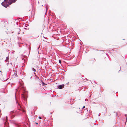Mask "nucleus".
<instances>
[{"label":"nucleus","mask_w":127,"mask_h":127,"mask_svg":"<svg viewBox=\"0 0 127 127\" xmlns=\"http://www.w3.org/2000/svg\"><path fill=\"white\" fill-rule=\"evenodd\" d=\"M64 85H60L59 86L58 88L59 89H62L64 88Z\"/></svg>","instance_id":"obj_1"},{"label":"nucleus","mask_w":127,"mask_h":127,"mask_svg":"<svg viewBox=\"0 0 127 127\" xmlns=\"http://www.w3.org/2000/svg\"><path fill=\"white\" fill-rule=\"evenodd\" d=\"M32 70L33 71H34V72H36V70L34 69V68H32Z\"/></svg>","instance_id":"obj_2"},{"label":"nucleus","mask_w":127,"mask_h":127,"mask_svg":"<svg viewBox=\"0 0 127 127\" xmlns=\"http://www.w3.org/2000/svg\"><path fill=\"white\" fill-rule=\"evenodd\" d=\"M8 58L7 57H6V59L5 60L6 61H8Z\"/></svg>","instance_id":"obj_3"},{"label":"nucleus","mask_w":127,"mask_h":127,"mask_svg":"<svg viewBox=\"0 0 127 127\" xmlns=\"http://www.w3.org/2000/svg\"><path fill=\"white\" fill-rule=\"evenodd\" d=\"M59 62L60 64H61V60H59Z\"/></svg>","instance_id":"obj_4"},{"label":"nucleus","mask_w":127,"mask_h":127,"mask_svg":"<svg viewBox=\"0 0 127 127\" xmlns=\"http://www.w3.org/2000/svg\"><path fill=\"white\" fill-rule=\"evenodd\" d=\"M39 119H41V117H39Z\"/></svg>","instance_id":"obj_5"},{"label":"nucleus","mask_w":127,"mask_h":127,"mask_svg":"<svg viewBox=\"0 0 127 127\" xmlns=\"http://www.w3.org/2000/svg\"><path fill=\"white\" fill-rule=\"evenodd\" d=\"M85 108V106H84L82 108H83H83Z\"/></svg>","instance_id":"obj_6"},{"label":"nucleus","mask_w":127,"mask_h":127,"mask_svg":"<svg viewBox=\"0 0 127 127\" xmlns=\"http://www.w3.org/2000/svg\"><path fill=\"white\" fill-rule=\"evenodd\" d=\"M69 84V82H68V83H67V84Z\"/></svg>","instance_id":"obj_7"},{"label":"nucleus","mask_w":127,"mask_h":127,"mask_svg":"<svg viewBox=\"0 0 127 127\" xmlns=\"http://www.w3.org/2000/svg\"><path fill=\"white\" fill-rule=\"evenodd\" d=\"M36 124H37H37H38V123H36Z\"/></svg>","instance_id":"obj_8"},{"label":"nucleus","mask_w":127,"mask_h":127,"mask_svg":"<svg viewBox=\"0 0 127 127\" xmlns=\"http://www.w3.org/2000/svg\"><path fill=\"white\" fill-rule=\"evenodd\" d=\"M4 26H5L4 25Z\"/></svg>","instance_id":"obj_9"}]
</instances>
